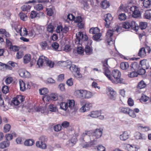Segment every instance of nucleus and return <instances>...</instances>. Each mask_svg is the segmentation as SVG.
<instances>
[{
    "label": "nucleus",
    "mask_w": 151,
    "mask_h": 151,
    "mask_svg": "<svg viewBox=\"0 0 151 151\" xmlns=\"http://www.w3.org/2000/svg\"><path fill=\"white\" fill-rule=\"evenodd\" d=\"M102 134V129H96L93 132V134L90 131H85L84 133L82 134V136L83 137H85L86 136H90L91 134H92V135L90 137L91 139H92V138L93 139V140L91 141H95V139H98L100 137Z\"/></svg>",
    "instance_id": "1"
},
{
    "label": "nucleus",
    "mask_w": 151,
    "mask_h": 151,
    "mask_svg": "<svg viewBox=\"0 0 151 151\" xmlns=\"http://www.w3.org/2000/svg\"><path fill=\"white\" fill-rule=\"evenodd\" d=\"M119 29L118 27L115 28H110L108 30L106 36V41L109 45L113 44L114 40L113 38V35L115 32H118Z\"/></svg>",
    "instance_id": "2"
},
{
    "label": "nucleus",
    "mask_w": 151,
    "mask_h": 151,
    "mask_svg": "<svg viewBox=\"0 0 151 151\" xmlns=\"http://www.w3.org/2000/svg\"><path fill=\"white\" fill-rule=\"evenodd\" d=\"M37 64L39 67L46 65L50 68H52L54 66V63L49 60L48 58L42 55L40 57L37 61Z\"/></svg>",
    "instance_id": "3"
},
{
    "label": "nucleus",
    "mask_w": 151,
    "mask_h": 151,
    "mask_svg": "<svg viewBox=\"0 0 151 151\" xmlns=\"http://www.w3.org/2000/svg\"><path fill=\"white\" fill-rule=\"evenodd\" d=\"M111 75L114 78L115 80H113L111 76L110 79L112 82L114 83H122L123 81V79L120 78L121 76L120 72L118 70L114 69L112 70Z\"/></svg>",
    "instance_id": "4"
},
{
    "label": "nucleus",
    "mask_w": 151,
    "mask_h": 151,
    "mask_svg": "<svg viewBox=\"0 0 151 151\" xmlns=\"http://www.w3.org/2000/svg\"><path fill=\"white\" fill-rule=\"evenodd\" d=\"M122 27L124 28L133 29L136 31H137L139 29L138 25L134 21L126 22L123 23Z\"/></svg>",
    "instance_id": "5"
},
{
    "label": "nucleus",
    "mask_w": 151,
    "mask_h": 151,
    "mask_svg": "<svg viewBox=\"0 0 151 151\" xmlns=\"http://www.w3.org/2000/svg\"><path fill=\"white\" fill-rule=\"evenodd\" d=\"M47 140V137L45 136L40 137L39 141L36 142V145L37 147L42 149H45L47 148V145L45 142Z\"/></svg>",
    "instance_id": "6"
},
{
    "label": "nucleus",
    "mask_w": 151,
    "mask_h": 151,
    "mask_svg": "<svg viewBox=\"0 0 151 151\" xmlns=\"http://www.w3.org/2000/svg\"><path fill=\"white\" fill-rule=\"evenodd\" d=\"M76 39L75 40V43L76 45H80L81 43L82 39L83 41H87L88 37L86 34H83L81 32H79L76 34Z\"/></svg>",
    "instance_id": "7"
},
{
    "label": "nucleus",
    "mask_w": 151,
    "mask_h": 151,
    "mask_svg": "<svg viewBox=\"0 0 151 151\" xmlns=\"http://www.w3.org/2000/svg\"><path fill=\"white\" fill-rule=\"evenodd\" d=\"M103 64V68L104 70V74L109 79H111V72L108 68L109 65L108 64V60L106 59L102 62Z\"/></svg>",
    "instance_id": "8"
},
{
    "label": "nucleus",
    "mask_w": 151,
    "mask_h": 151,
    "mask_svg": "<svg viewBox=\"0 0 151 151\" xmlns=\"http://www.w3.org/2000/svg\"><path fill=\"white\" fill-rule=\"evenodd\" d=\"M130 10L132 12V16L133 17L137 18L140 16L141 13L138 7L136 6H132L130 7Z\"/></svg>",
    "instance_id": "9"
},
{
    "label": "nucleus",
    "mask_w": 151,
    "mask_h": 151,
    "mask_svg": "<svg viewBox=\"0 0 151 151\" xmlns=\"http://www.w3.org/2000/svg\"><path fill=\"white\" fill-rule=\"evenodd\" d=\"M107 93L109 98L111 99L114 100L116 99V92L113 88L110 87H108L106 89Z\"/></svg>",
    "instance_id": "10"
},
{
    "label": "nucleus",
    "mask_w": 151,
    "mask_h": 151,
    "mask_svg": "<svg viewBox=\"0 0 151 151\" xmlns=\"http://www.w3.org/2000/svg\"><path fill=\"white\" fill-rule=\"evenodd\" d=\"M89 45L86 46L84 49V51L86 54L87 55H91L93 53V48L91 45L92 43L91 40H89Z\"/></svg>",
    "instance_id": "11"
},
{
    "label": "nucleus",
    "mask_w": 151,
    "mask_h": 151,
    "mask_svg": "<svg viewBox=\"0 0 151 151\" xmlns=\"http://www.w3.org/2000/svg\"><path fill=\"white\" fill-rule=\"evenodd\" d=\"M105 17L106 22V23H105V26L106 28H109L113 19V17L111 16V15L110 14H108L105 15Z\"/></svg>",
    "instance_id": "12"
},
{
    "label": "nucleus",
    "mask_w": 151,
    "mask_h": 151,
    "mask_svg": "<svg viewBox=\"0 0 151 151\" xmlns=\"http://www.w3.org/2000/svg\"><path fill=\"white\" fill-rule=\"evenodd\" d=\"M150 51V49L149 47L146 48H142L139 50L138 53L139 56L141 57H143L146 55V52L149 53Z\"/></svg>",
    "instance_id": "13"
},
{
    "label": "nucleus",
    "mask_w": 151,
    "mask_h": 151,
    "mask_svg": "<svg viewBox=\"0 0 151 151\" xmlns=\"http://www.w3.org/2000/svg\"><path fill=\"white\" fill-rule=\"evenodd\" d=\"M74 21L75 22L77 23L78 27L80 29H82L84 27V23L82 21V18L81 17L78 16L75 18Z\"/></svg>",
    "instance_id": "14"
},
{
    "label": "nucleus",
    "mask_w": 151,
    "mask_h": 151,
    "mask_svg": "<svg viewBox=\"0 0 151 151\" xmlns=\"http://www.w3.org/2000/svg\"><path fill=\"white\" fill-rule=\"evenodd\" d=\"M72 63V62L69 60H67L66 61H60L57 63L58 65L62 67H69V68Z\"/></svg>",
    "instance_id": "15"
},
{
    "label": "nucleus",
    "mask_w": 151,
    "mask_h": 151,
    "mask_svg": "<svg viewBox=\"0 0 151 151\" xmlns=\"http://www.w3.org/2000/svg\"><path fill=\"white\" fill-rule=\"evenodd\" d=\"M92 106L91 103L86 102L80 108V111L82 112H85L86 111L88 110Z\"/></svg>",
    "instance_id": "16"
},
{
    "label": "nucleus",
    "mask_w": 151,
    "mask_h": 151,
    "mask_svg": "<svg viewBox=\"0 0 151 151\" xmlns=\"http://www.w3.org/2000/svg\"><path fill=\"white\" fill-rule=\"evenodd\" d=\"M134 137L137 139L141 140H145L147 138V136L145 134L141 133L139 132H136Z\"/></svg>",
    "instance_id": "17"
},
{
    "label": "nucleus",
    "mask_w": 151,
    "mask_h": 151,
    "mask_svg": "<svg viewBox=\"0 0 151 151\" xmlns=\"http://www.w3.org/2000/svg\"><path fill=\"white\" fill-rule=\"evenodd\" d=\"M19 72L20 76L22 77L29 78L30 77V73L24 69H20Z\"/></svg>",
    "instance_id": "18"
},
{
    "label": "nucleus",
    "mask_w": 151,
    "mask_h": 151,
    "mask_svg": "<svg viewBox=\"0 0 151 151\" xmlns=\"http://www.w3.org/2000/svg\"><path fill=\"white\" fill-rule=\"evenodd\" d=\"M85 91V90H77L75 91L74 95L77 97L84 99Z\"/></svg>",
    "instance_id": "19"
},
{
    "label": "nucleus",
    "mask_w": 151,
    "mask_h": 151,
    "mask_svg": "<svg viewBox=\"0 0 151 151\" xmlns=\"http://www.w3.org/2000/svg\"><path fill=\"white\" fill-rule=\"evenodd\" d=\"M140 64L141 68L143 69H147L150 67L148 61L145 60H143L140 61Z\"/></svg>",
    "instance_id": "20"
},
{
    "label": "nucleus",
    "mask_w": 151,
    "mask_h": 151,
    "mask_svg": "<svg viewBox=\"0 0 151 151\" xmlns=\"http://www.w3.org/2000/svg\"><path fill=\"white\" fill-rule=\"evenodd\" d=\"M101 114V113L100 111H93L91 112L88 114L87 115V116H90L93 118H96L98 117V116Z\"/></svg>",
    "instance_id": "21"
},
{
    "label": "nucleus",
    "mask_w": 151,
    "mask_h": 151,
    "mask_svg": "<svg viewBox=\"0 0 151 151\" xmlns=\"http://www.w3.org/2000/svg\"><path fill=\"white\" fill-rule=\"evenodd\" d=\"M11 134H6L5 136V137L6 140V141L10 140L13 138V137L16 136V134L14 132H11Z\"/></svg>",
    "instance_id": "22"
},
{
    "label": "nucleus",
    "mask_w": 151,
    "mask_h": 151,
    "mask_svg": "<svg viewBox=\"0 0 151 151\" xmlns=\"http://www.w3.org/2000/svg\"><path fill=\"white\" fill-rule=\"evenodd\" d=\"M31 56L29 54L25 55L23 58V63L25 64L29 63L30 61Z\"/></svg>",
    "instance_id": "23"
},
{
    "label": "nucleus",
    "mask_w": 151,
    "mask_h": 151,
    "mask_svg": "<svg viewBox=\"0 0 151 151\" xmlns=\"http://www.w3.org/2000/svg\"><path fill=\"white\" fill-rule=\"evenodd\" d=\"M120 139L122 141H124L129 138L128 133L126 132H124L123 134L120 135Z\"/></svg>",
    "instance_id": "24"
},
{
    "label": "nucleus",
    "mask_w": 151,
    "mask_h": 151,
    "mask_svg": "<svg viewBox=\"0 0 151 151\" xmlns=\"http://www.w3.org/2000/svg\"><path fill=\"white\" fill-rule=\"evenodd\" d=\"M69 68L73 73L78 72V70H80V69L77 66L73 64H71V66H70L69 67Z\"/></svg>",
    "instance_id": "25"
},
{
    "label": "nucleus",
    "mask_w": 151,
    "mask_h": 151,
    "mask_svg": "<svg viewBox=\"0 0 151 151\" xmlns=\"http://www.w3.org/2000/svg\"><path fill=\"white\" fill-rule=\"evenodd\" d=\"M121 68L124 70H126L129 68V65L127 62H123L120 64Z\"/></svg>",
    "instance_id": "26"
},
{
    "label": "nucleus",
    "mask_w": 151,
    "mask_h": 151,
    "mask_svg": "<svg viewBox=\"0 0 151 151\" xmlns=\"http://www.w3.org/2000/svg\"><path fill=\"white\" fill-rule=\"evenodd\" d=\"M10 142L8 141H3L0 143V148L4 149L8 147L10 145Z\"/></svg>",
    "instance_id": "27"
},
{
    "label": "nucleus",
    "mask_w": 151,
    "mask_h": 151,
    "mask_svg": "<svg viewBox=\"0 0 151 151\" xmlns=\"http://www.w3.org/2000/svg\"><path fill=\"white\" fill-rule=\"evenodd\" d=\"M126 148L128 151H137V149L134 145H131L129 144H127V145Z\"/></svg>",
    "instance_id": "28"
},
{
    "label": "nucleus",
    "mask_w": 151,
    "mask_h": 151,
    "mask_svg": "<svg viewBox=\"0 0 151 151\" xmlns=\"http://www.w3.org/2000/svg\"><path fill=\"white\" fill-rule=\"evenodd\" d=\"M147 86L146 83L143 80L140 81L138 84L137 88L141 89L145 88Z\"/></svg>",
    "instance_id": "29"
},
{
    "label": "nucleus",
    "mask_w": 151,
    "mask_h": 151,
    "mask_svg": "<svg viewBox=\"0 0 151 151\" xmlns=\"http://www.w3.org/2000/svg\"><path fill=\"white\" fill-rule=\"evenodd\" d=\"M100 30L97 27H92L90 29L89 32L90 33L93 34H97L99 32Z\"/></svg>",
    "instance_id": "30"
},
{
    "label": "nucleus",
    "mask_w": 151,
    "mask_h": 151,
    "mask_svg": "<svg viewBox=\"0 0 151 151\" xmlns=\"http://www.w3.org/2000/svg\"><path fill=\"white\" fill-rule=\"evenodd\" d=\"M144 17L145 19H151V10L146 11L144 14Z\"/></svg>",
    "instance_id": "31"
},
{
    "label": "nucleus",
    "mask_w": 151,
    "mask_h": 151,
    "mask_svg": "<svg viewBox=\"0 0 151 151\" xmlns=\"http://www.w3.org/2000/svg\"><path fill=\"white\" fill-rule=\"evenodd\" d=\"M101 4V7L104 9H106L109 6V2L106 0L102 1Z\"/></svg>",
    "instance_id": "32"
},
{
    "label": "nucleus",
    "mask_w": 151,
    "mask_h": 151,
    "mask_svg": "<svg viewBox=\"0 0 151 151\" xmlns=\"http://www.w3.org/2000/svg\"><path fill=\"white\" fill-rule=\"evenodd\" d=\"M35 110L37 112L40 111L42 113H45L46 112V107L44 106L42 107H36L35 108Z\"/></svg>",
    "instance_id": "33"
},
{
    "label": "nucleus",
    "mask_w": 151,
    "mask_h": 151,
    "mask_svg": "<svg viewBox=\"0 0 151 151\" xmlns=\"http://www.w3.org/2000/svg\"><path fill=\"white\" fill-rule=\"evenodd\" d=\"M48 109L49 111L52 112H56L57 110L56 106L52 104H50L48 106Z\"/></svg>",
    "instance_id": "34"
},
{
    "label": "nucleus",
    "mask_w": 151,
    "mask_h": 151,
    "mask_svg": "<svg viewBox=\"0 0 151 151\" xmlns=\"http://www.w3.org/2000/svg\"><path fill=\"white\" fill-rule=\"evenodd\" d=\"M60 108L61 109L66 111L68 107V104L65 102H63L60 104Z\"/></svg>",
    "instance_id": "35"
},
{
    "label": "nucleus",
    "mask_w": 151,
    "mask_h": 151,
    "mask_svg": "<svg viewBox=\"0 0 151 151\" xmlns=\"http://www.w3.org/2000/svg\"><path fill=\"white\" fill-rule=\"evenodd\" d=\"M12 28L15 29L17 33H19L20 34V32L21 31V29L22 28L20 26L18 27L16 24H12Z\"/></svg>",
    "instance_id": "36"
},
{
    "label": "nucleus",
    "mask_w": 151,
    "mask_h": 151,
    "mask_svg": "<svg viewBox=\"0 0 151 151\" xmlns=\"http://www.w3.org/2000/svg\"><path fill=\"white\" fill-rule=\"evenodd\" d=\"M31 8V6L28 4H26L22 6L21 8L22 11L28 12Z\"/></svg>",
    "instance_id": "37"
},
{
    "label": "nucleus",
    "mask_w": 151,
    "mask_h": 151,
    "mask_svg": "<svg viewBox=\"0 0 151 151\" xmlns=\"http://www.w3.org/2000/svg\"><path fill=\"white\" fill-rule=\"evenodd\" d=\"M34 143V141L32 139H29L26 140L24 142V145L27 146H31Z\"/></svg>",
    "instance_id": "38"
},
{
    "label": "nucleus",
    "mask_w": 151,
    "mask_h": 151,
    "mask_svg": "<svg viewBox=\"0 0 151 151\" xmlns=\"http://www.w3.org/2000/svg\"><path fill=\"white\" fill-rule=\"evenodd\" d=\"M85 93L84 99H89L91 97L93 96L92 93L90 91L85 90Z\"/></svg>",
    "instance_id": "39"
},
{
    "label": "nucleus",
    "mask_w": 151,
    "mask_h": 151,
    "mask_svg": "<svg viewBox=\"0 0 151 151\" xmlns=\"http://www.w3.org/2000/svg\"><path fill=\"white\" fill-rule=\"evenodd\" d=\"M67 103H68V107L70 109H72L73 107L75 104V102L73 100H68L67 101Z\"/></svg>",
    "instance_id": "40"
},
{
    "label": "nucleus",
    "mask_w": 151,
    "mask_h": 151,
    "mask_svg": "<svg viewBox=\"0 0 151 151\" xmlns=\"http://www.w3.org/2000/svg\"><path fill=\"white\" fill-rule=\"evenodd\" d=\"M119 110L121 112L125 114H127L129 110V108L122 107L119 108Z\"/></svg>",
    "instance_id": "41"
},
{
    "label": "nucleus",
    "mask_w": 151,
    "mask_h": 151,
    "mask_svg": "<svg viewBox=\"0 0 151 151\" xmlns=\"http://www.w3.org/2000/svg\"><path fill=\"white\" fill-rule=\"evenodd\" d=\"M19 16L20 19L24 21H25L27 19V16L24 13L22 12H20L19 13Z\"/></svg>",
    "instance_id": "42"
},
{
    "label": "nucleus",
    "mask_w": 151,
    "mask_h": 151,
    "mask_svg": "<svg viewBox=\"0 0 151 151\" xmlns=\"http://www.w3.org/2000/svg\"><path fill=\"white\" fill-rule=\"evenodd\" d=\"M143 4V6L145 8H148L150 6V0H144Z\"/></svg>",
    "instance_id": "43"
},
{
    "label": "nucleus",
    "mask_w": 151,
    "mask_h": 151,
    "mask_svg": "<svg viewBox=\"0 0 151 151\" xmlns=\"http://www.w3.org/2000/svg\"><path fill=\"white\" fill-rule=\"evenodd\" d=\"M81 45V44L79 45V46L77 47V52L78 54H82L84 52V49L80 46Z\"/></svg>",
    "instance_id": "44"
},
{
    "label": "nucleus",
    "mask_w": 151,
    "mask_h": 151,
    "mask_svg": "<svg viewBox=\"0 0 151 151\" xmlns=\"http://www.w3.org/2000/svg\"><path fill=\"white\" fill-rule=\"evenodd\" d=\"M130 67L132 70H137L138 68V64L136 62H134L131 64Z\"/></svg>",
    "instance_id": "45"
},
{
    "label": "nucleus",
    "mask_w": 151,
    "mask_h": 151,
    "mask_svg": "<svg viewBox=\"0 0 151 151\" xmlns=\"http://www.w3.org/2000/svg\"><path fill=\"white\" fill-rule=\"evenodd\" d=\"M48 92V89L46 88H44L39 90V92L40 95H46Z\"/></svg>",
    "instance_id": "46"
},
{
    "label": "nucleus",
    "mask_w": 151,
    "mask_h": 151,
    "mask_svg": "<svg viewBox=\"0 0 151 151\" xmlns=\"http://www.w3.org/2000/svg\"><path fill=\"white\" fill-rule=\"evenodd\" d=\"M51 100L55 101L58 99L59 97H61V96L60 95L58 96V95L56 93H51Z\"/></svg>",
    "instance_id": "47"
},
{
    "label": "nucleus",
    "mask_w": 151,
    "mask_h": 151,
    "mask_svg": "<svg viewBox=\"0 0 151 151\" xmlns=\"http://www.w3.org/2000/svg\"><path fill=\"white\" fill-rule=\"evenodd\" d=\"M19 85L20 90L22 91H24L26 88L24 83L22 81H20Z\"/></svg>",
    "instance_id": "48"
},
{
    "label": "nucleus",
    "mask_w": 151,
    "mask_h": 151,
    "mask_svg": "<svg viewBox=\"0 0 151 151\" xmlns=\"http://www.w3.org/2000/svg\"><path fill=\"white\" fill-rule=\"evenodd\" d=\"M126 18V14L125 13H121L119 15V19L121 21L125 20Z\"/></svg>",
    "instance_id": "49"
},
{
    "label": "nucleus",
    "mask_w": 151,
    "mask_h": 151,
    "mask_svg": "<svg viewBox=\"0 0 151 151\" xmlns=\"http://www.w3.org/2000/svg\"><path fill=\"white\" fill-rule=\"evenodd\" d=\"M147 26V23L146 22H141L139 24V27L141 29H145Z\"/></svg>",
    "instance_id": "50"
},
{
    "label": "nucleus",
    "mask_w": 151,
    "mask_h": 151,
    "mask_svg": "<svg viewBox=\"0 0 151 151\" xmlns=\"http://www.w3.org/2000/svg\"><path fill=\"white\" fill-rule=\"evenodd\" d=\"M42 100L44 101H46L47 102H49L50 100H51V95L50 96L49 95H45L42 98Z\"/></svg>",
    "instance_id": "51"
},
{
    "label": "nucleus",
    "mask_w": 151,
    "mask_h": 151,
    "mask_svg": "<svg viewBox=\"0 0 151 151\" xmlns=\"http://www.w3.org/2000/svg\"><path fill=\"white\" fill-rule=\"evenodd\" d=\"M47 44L46 41H42L40 43V45L43 49H45L47 46Z\"/></svg>",
    "instance_id": "52"
},
{
    "label": "nucleus",
    "mask_w": 151,
    "mask_h": 151,
    "mask_svg": "<svg viewBox=\"0 0 151 151\" xmlns=\"http://www.w3.org/2000/svg\"><path fill=\"white\" fill-rule=\"evenodd\" d=\"M23 55V52L22 51H18L17 53L16 57L17 59H20L22 58Z\"/></svg>",
    "instance_id": "53"
},
{
    "label": "nucleus",
    "mask_w": 151,
    "mask_h": 151,
    "mask_svg": "<svg viewBox=\"0 0 151 151\" xmlns=\"http://www.w3.org/2000/svg\"><path fill=\"white\" fill-rule=\"evenodd\" d=\"M127 114H128L129 116L133 118H135L136 117V114L134 113V111L130 109L129 110Z\"/></svg>",
    "instance_id": "54"
},
{
    "label": "nucleus",
    "mask_w": 151,
    "mask_h": 151,
    "mask_svg": "<svg viewBox=\"0 0 151 151\" xmlns=\"http://www.w3.org/2000/svg\"><path fill=\"white\" fill-rule=\"evenodd\" d=\"M28 32L25 28H23V31L21 29V31L20 32V35L21 36H25L27 35Z\"/></svg>",
    "instance_id": "55"
},
{
    "label": "nucleus",
    "mask_w": 151,
    "mask_h": 151,
    "mask_svg": "<svg viewBox=\"0 0 151 151\" xmlns=\"http://www.w3.org/2000/svg\"><path fill=\"white\" fill-rule=\"evenodd\" d=\"M10 127L11 126L9 124H6L4 127V132L5 133L8 132L10 130Z\"/></svg>",
    "instance_id": "56"
},
{
    "label": "nucleus",
    "mask_w": 151,
    "mask_h": 151,
    "mask_svg": "<svg viewBox=\"0 0 151 151\" xmlns=\"http://www.w3.org/2000/svg\"><path fill=\"white\" fill-rule=\"evenodd\" d=\"M138 75L137 72L135 71H133L131 72L130 74H128L129 77L130 78L137 77Z\"/></svg>",
    "instance_id": "57"
},
{
    "label": "nucleus",
    "mask_w": 151,
    "mask_h": 151,
    "mask_svg": "<svg viewBox=\"0 0 151 151\" xmlns=\"http://www.w3.org/2000/svg\"><path fill=\"white\" fill-rule=\"evenodd\" d=\"M35 8L36 10L39 11L42 10L43 9V7L42 4H39L36 5Z\"/></svg>",
    "instance_id": "58"
},
{
    "label": "nucleus",
    "mask_w": 151,
    "mask_h": 151,
    "mask_svg": "<svg viewBox=\"0 0 151 151\" xmlns=\"http://www.w3.org/2000/svg\"><path fill=\"white\" fill-rule=\"evenodd\" d=\"M75 77L76 78H80L82 77V75L80 72V70H78V72H76L74 73Z\"/></svg>",
    "instance_id": "59"
},
{
    "label": "nucleus",
    "mask_w": 151,
    "mask_h": 151,
    "mask_svg": "<svg viewBox=\"0 0 151 151\" xmlns=\"http://www.w3.org/2000/svg\"><path fill=\"white\" fill-rule=\"evenodd\" d=\"M149 97L146 96V95H143L140 99V101H142L145 102L147 101L149 99Z\"/></svg>",
    "instance_id": "60"
},
{
    "label": "nucleus",
    "mask_w": 151,
    "mask_h": 151,
    "mask_svg": "<svg viewBox=\"0 0 151 151\" xmlns=\"http://www.w3.org/2000/svg\"><path fill=\"white\" fill-rule=\"evenodd\" d=\"M61 128V126L60 124H58L54 127V130L55 131L58 132L60 131Z\"/></svg>",
    "instance_id": "61"
},
{
    "label": "nucleus",
    "mask_w": 151,
    "mask_h": 151,
    "mask_svg": "<svg viewBox=\"0 0 151 151\" xmlns=\"http://www.w3.org/2000/svg\"><path fill=\"white\" fill-rule=\"evenodd\" d=\"M101 36V35L100 33H98L96 35H95L93 36V39L95 40H98L99 39Z\"/></svg>",
    "instance_id": "62"
},
{
    "label": "nucleus",
    "mask_w": 151,
    "mask_h": 151,
    "mask_svg": "<svg viewBox=\"0 0 151 151\" xmlns=\"http://www.w3.org/2000/svg\"><path fill=\"white\" fill-rule=\"evenodd\" d=\"M145 69H143L142 68H140L137 72L138 75L139 74V75H142L145 74L146 72Z\"/></svg>",
    "instance_id": "63"
},
{
    "label": "nucleus",
    "mask_w": 151,
    "mask_h": 151,
    "mask_svg": "<svg viewBox=\"0 0 151 151\" xmlns=\"http://www.w3.org/2000/svg\"><path fill=\"white\" fill-rule=\"evenodd\" d=\"M16 98H17V101H19V103L20 102H22L24 101V97L22 96L18 95Z\"/></svg>",
    "instance_id": "64"
}]
</instances>
